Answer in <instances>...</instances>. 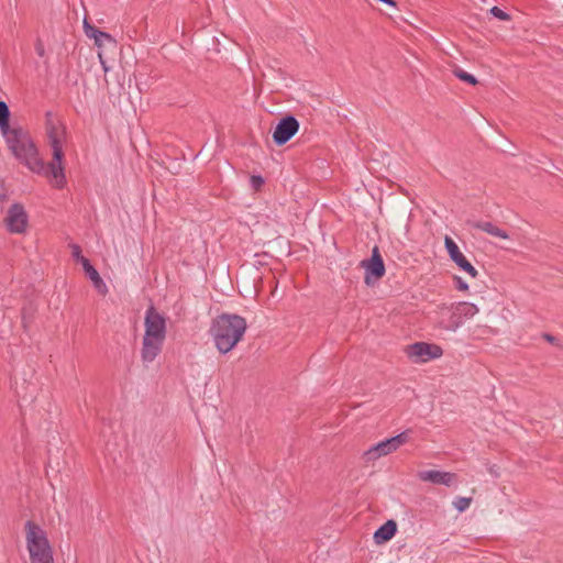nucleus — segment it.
<instances>
[{
  "instance_id": "f257e3e1",
  "label": "nucleus",
  "mask_w": 563,
  "mask_h": 563,
  "mask_svg": "<svg viewBox=\"0 0 563 563\" xmlns=\"http://www.w3.org/2000/svg\"><path fill=\"white\" fill-rule=\"evenodd\" d=\"M11 112L5 101L0 100V131L9 150L22 164L34 173L44 169V163L29 133L20 125L10 126Z\"/></svg>"
},
{
  "instance_id": "f03ea898",
  "label": "nucleus",
  "mask_w": 563,
  "mask_h": 563,
  "mask_svg": "<svg viewBox=\"0 0 563 563\" xmlns=\"http://www.w3.org/2000/svg\"><path fill=\"white\" fill-rule=\"evenodd\" d=\"M247 329L246 320L239 314L222 313L211 324L210 334L221 354L232 351Z\"/></svg>"
},
{
  "instance_id": "7ed1b4c3",
  "label": "nucleus",
  "mask_w": 563,
  "mask_h": 563,
  "mask_svg": "<svg viewBox=\"0 0 563 563\" xmlns=\"http://www.w3.org/2000/svg\"><path fill=\"white\" fill-rule=\"evenodd\" d=\"M144 327L141 360L148 364L159 355L166 338V319L153 305L145 312Z\"/></svg>"
},
{
  "instance_id": "20e7f679",
  "label": "nucleus",
  "mask_w": 563,
  "mask_h": 563,
  "mask_svg": "<svg viewBox=\"0 0 563 563\" xmlns=\"http://www.w3.org/2000/svg\"><path fill=\"white\" fill-rule=\"evenodd\" d=\"M478 312L476 305L466 301L439 306L435 310L434 325L441 332H455L466 319Z\"/></svg>"
},
{
  "instance_id": "39448f33",
  "label": "nucleus",
  "mask_w": 563,
  "mask_h": 563,
  "mask_svg": "<svg viewBox=\"0 0 563 563\" xmlns=\"http://www.w3.org/2000/svg\"><path fill=\"white\" fill-rule=\"evenodd\" d=\"M24 529L30 563H55L46 531L32 520L25 522Z\"/></svg>"
},
{
  "instance_id": "423d86ee",
  "label": "nucleus",
  "mask_w": 563,
  "mask_h": 563,
  "mask_svg": "<svg viewBox=\"0 0 563 563\" xmlns=\"http://www.w3.org/2000/svg\"><path fill=\"white\" fill-rule=\"evenodd\" d=\"M47 136L53 151V159L48 165V174L54 178V186L56 188H63L66 183L63 166L64 152L57 129L49 122L47 123Z\"/></svg>"
},
{
  "instance_id": "0eeeda50",
  "label": "nucleus",
  "mask_w": 563,
  "mask_h": 563,
  "mask_svg": "<svg viewBox=\"0 0 563 563\" xmlns=\"http://www.w3.org/2000/svg\"><path fill=\"white\" fill-rule=\"evenodd\" d=\"M409 440L408 431H402L395 437L385 439L375 445H372L363 453V459L366 463L374 462L382 456H386L397 451L401 445Z\"/></svg>"
},
{
  "instance_id": "6e6552de",
  "label": "nucleus",
  "mask_w": 563,
  "mask_h": 563,
  "mask_svg": "<svg viewBox=\"0 0 563 563\" xmlns=\"http://www.w3.org/2000/svg\"><path fill=\"white\" fill-rule=\"evenodd\" d=\"M361 266L365 271L364 283L367 286H373L385 275L386 268L378 246L373 247L371 257L362 261Z\"/></svg>"
},
{
  "instance_id": "1a4fd4ad",
  "label": "nucleus",
  "mask_w": 563,
  "mask_h": 563,
  "mask_svg": "<svg viewBox=\"0 0 563 563\" xmlns=\"http://www.w3.org/2000/svg\"><path fill=\"white\" fill-rule=\"evenodd\" d=\"M442 349L437 344L416 342L407 346V355L416 363H426L442 355Z\"/></svg>"
},
{
  "instance_id": "9d476101",
  "label": "nucleus",
  "mask_w": 563,
  "mask_h": 563,
  "mask_svg": "<svg viewBox=\"0 0 563 563\" xmlns=\"http://www.w3.org/2000/svg\"><path fill=\"white\" fill-rule=\"evenodd\" d=\"M299 121L291 114L282 118L273 132V141L280 146L286 144L299 130Z\"/></svg>"
},
{
  "instance_id": "9b49d317",
  "label": "nucleus",
  "mask_w": 563,
  "mask_h": 563,
  "mask_svg": "<svg viewBox=\"0 0 563 563\" xmlns=\"http://www.w3.org/2000/svg\"><path fill=\"white\" fill-rule=\"evenodd\" d=\"M4 221L10 233L21 234L26 230L29 217L24 207L15 202L9 208Z\"/></svg>"
},
{
  "instance_id": "f8f14e48",
  "label": "nucleus",
  "mask_w": 563,
  "mask_h": 563,
  "mask_svg": "<svg viewBox=\"0 0 563 563\" xmlns=\"http://www.w3.org/2000/svg\"><path fill=\"white\" fill-rule=\"evenodd\" d=\"M444 246L445 250L448 251L450 258L456 264V266L461 271L467 273L472 278L477 277V269L468 262V260L460 251L457 244L450 236H445Z\"/></svg>"
},
{
  "instance_id": "ddd939ff",
  "label": "nucleus",
  "mask_w": 563,
  "mask_h": 563,
  "mask_svg": "<svg viewBox=\"0 0 563 563\" xmlns=\"http://www.w3.org/2000/svg\"><path fill=\"white\" fill-rule=\"evenodd\" d=\"M418 478L422 482H429L435 485L450 487L456 482V474L451 472L427 470L418 473Z\"/></svg>"
},
{
  "instance_id": "4468645a",
  "label": "nucleus",
  "mask_w": 563,
  "mask_h": 563,
  "mask_svg": "<svg viewBox=\"0 0 563 563\" xmlns=\"http://www.w3.org/2000/svg\"><path fill=\"white\" fill-rule=\"evenodd\" d=\"M396 532L397 523L395 520L389 519L374 532L373 538L376 544H383L393 539Z\"/></svg>"
},
{
  "instance_id": "2eb2a0df",
  "label": "nucleus",
  "mask_w": 563,
  "mask_h": 563,
  "mask_svg": "<svg viewBox=\"0 0 563 563\" xmlns=\"http://www.w3.org/2000/svg\"><path fill=\"white\" fill-rule=\"evenodd\" d=\"M81 265L87 274V276L91 279L93 286L101 292L106 294L108 291L106 283L100 277L98 271L93 267L88 258H81Z\"/></svg>"
},
{
  "instance_id": "dca6fc26",
  "label": "nucleus",
  "mask_w": 563,
  "mask_h": 563,
  "mask_svg": "<svg viewBox=\"0 0 563 563\" xmlns=\"http://www.w3.org/2000/svg\"><path fill=\"white\" fill-rule=\"evenodd\" d=\"M84 30H85L86 36L89 37V38H93L95 40V44L97 46H101L104 41H107L109 43H114V38L110 34H108V33L97 29L96 26L89 24L87 22V20H84Z\"/></svg>"
},
{
  "instance_id": "f3484780",
  "label": "nucleus",
  "mask_w": 563,
  "mask_h": 563,
  "mask_svg": "<svg viewBox=\"0 0 563 563\" xmlns=\"http://www.w3.org/2000/svg\"><path fill=\"white\" fill-rule=\"evenodd\" d=\"M471 225L475 229H478L483 232H486L493 236H496V238H499V239H504V240H507L509 239V235L508 233L503 230V229H499L498 227H496L495 224H493L492 222H488V221H474V222H471Z\"/></svg>"
},
{
  "instance_id": "a211bd4d",
  "label": "nucleus",
  "mask_w": 563,
  "mask_h": 563,
  "mask_svg": "<svg viewBox=\"0 0 563 563\" xmlns=\"http://www.w3.org/2000/svg\"><path fill=\"white\" fill-rule=\"evenodd\" d=\"M453 74L460 80L465 81L472 86H475L478 82V80L476 79V77L474 75L463 70L462 68L453 69Z\"/></svg>"
},
{
  "instance_id": "6ab92c4d",
  "label": "nucleus",
  "mask_w": 563,
  "mask_h": 563,
  "mask_svg": "<svg viewBox=\"0 0 563 563\" xmlns=\"http://www.w3.org/2000/svg\"><path fill=\"white\" fill-rule=\"evenodd\" d=\"M471 503V497H456L453 501V506L459 512H463L470 507Z\"/></svg>"
},
{
  "instance_id": "aec40b11",
  "label": "nucleus",
  "mask_w": 563,
  "mask_h": 563,
  "mask_svg": "<svg viewBox=\"0 0 563 563\" xmlns=\"http://www.w3.org/2000/svg\"><path fill=\"white\" fill-rule=\"evenodd\" d=\"M490 13L500 21H509L511 19L509 13L505 12L496 5L490 9Z\"/></svg>"
},
{
  "instance_id": "412c9836",
  "label": "nucleus",
  "mask_w": 563,
  "mask_h": 563,
  "mask_svg": "<svg viewBox=\"0 0 563 563\" xmlns=\"http://www.w3.org/2000/svg\"><path fill=\"white\" fill-rule=\"evenodd\" d=\"M250 185L254 190H260L264 185V178L261 175H253L250 178Z\"/></svg>"
},
{
  "instance_id": "4be33fe9",
  "label": "nucleus",
  "mask_w": 563,
  "mask_h": 563,
  "mask_svg": "<svg viewBox=\"0 0 563 563\" xmlns=\"http://www.w3.org/2000/svg\"><path fill=\"white\" fill-rule=\"evenodd\" d=\"M70 247H71L73 257L81 264V258H86V257L81 254L80 246L78 244H71Z\"/></svg>"
},
{
  "instance_id": "5701e85b",
  "label": "nucleus",
  "mask_w": 563,
  "mask_h": 563,
  "mask_svg": "<svg viewBox=\"0 0 563 563\" xmlns=\"http://www.w3.org/2000/svg\"><path fill=\"white\" fill-rule=\"evenodd\" d=\"M454 280H455V287H456L459 290H461V291H465V290H467V289H468V284H467L465 280H463V278H462V277H460V276H455V277H454Z\"/></svg>"
},
{
  "instance_id": "b1692460",
  "label": "nucleus",
  "mask_w": 563,
  "mask_h": 563,
  "mask_svg": "<svg viewBox=\"0 0 563 563\" xmlns=\"http://www.w3.org/2000/svg\"><path fill=\"white\" fill-rule=\"evenodd\" d=\"M35 51L40 57H43L45 55V49L41 41H37L35 44Z\"/></svg>"
},
{
  "instance_id": "393cba45",
  "label": "nucleus",
  "mask_w": 563,
  "mask_h": 563,
  "mask_svg": "<svg viewBox=\"0 0 563 563\" xmlns=\"http://www.w3.org/2000/svg\"><path fill=\"white\" fill-rule=\"evenodd\" d=\"M8 199V196H7V192L3 188H0V205L3 203L4 201H7Z\"/></svg>"
},
{
  "instance_id": "a878e982",
  "label": "nucleus",
  "mask_w": 563,
  "mask_h": 563,
  "mask_svg": "<svg viewBox=\"0 0 563 563\" xmlns=\"http://www.w3.org/2000/svg\"><path fill=\"white\" fill-rule=\"evenodd\" d=\"M545 339L549 341V342H553L555 339L554 336L550 335V334H545Z\"/></svg>"
},
{
  "instance_id": "bb28decb",
  "label": "nucleus",
  "mask_w": 563,
  "mask_h": 563,
  "mask_svg": "<svg viewBox=\"0 0 563 563\" xmlns=\"http://www.w3.org/2000/svg\"><path fill=\"white\" fill-rule=\"evenodd\" d=\"M51 115H52V113H51V112H47V113H46V117H47V118H51Z\"/></svg>"
}]
</instances>
